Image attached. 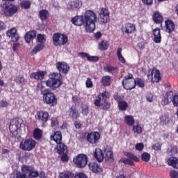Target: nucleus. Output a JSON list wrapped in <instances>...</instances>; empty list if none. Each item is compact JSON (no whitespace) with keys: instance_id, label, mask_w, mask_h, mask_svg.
I'll return each mask as SVG.
<instances>
[{"instance_id":"19","label":"nucleus","mask_w":178,"mask_h":178,"mask_svg":"<svg viewBox=\"0 0 178 178\" xmlns=\"http://www.w3.org/2000/svg\"><path fill=\"white\" fill-rule=\"evenodd\" d=\"M88 166L90 170L93 173H101L102 172V168L97 163H90Z\"/></svg>"},{"instance_id":"7","label":"nucleus","mask_w":178,"mask_h":178,"mask_svg":"<svg viewBox=\"0 0 178 178\" xmlns=\"http://www.w3.org/2000/svg\"><path fill=\"white\" fill-rule=\"evenodd\" d=\"M122 85L125 90H133L136 88V81L133 79V74H129L125 79L122 81Z\"/></svg>"},{"instance_id":"48","label":"nucleus","mask_w":178,"mask_h":178,"mask_svg":"<svg viewBox=\"0 0 178 178\" xmlns=\"http://www.w3.org/2000/svg\"><path fill=\"white\" fill-rule=\"evenodd\" d=\"M39 176H40V173H38V171H35V170L33 168V170L29 174L28 177L37 178Z\"/></svg>"},{"instance_id":"38","label":"nucleus","mask_w":178,"mask_h":178,"mask_svg":"<svg viewBox=\"0 0 178 178\" xmlns=\"http://www.w3.org/2000/svg\"><path fill=\"white\" fill-rule=\"evenodd\" d=\"M124 154L125 156H127L131 161H134L135 162H138V157L136 156L133 153L129 152H125Z\"/></svg>"},{"instance_id":"64","label":"nucleus","mask_w":178,"mask_h":178,"mask_svg":"<svg viewBox=\"0 0 178 178\" xmlns=\"http://www.w3.org/2000/svg\"><path fill=\"white\" fill-rule=\"evenodd\" d=\"M172 104L174 106H178V95L174 96V99H172Z\"/></svg>"},{"instance_id":"18","label":"nucleus","mask_w":178,"mask_h":178,"mask_svg":"<svg viewBox=\"0 0 178 178\" xmlns=\"http://www.w3.org/2000/svg\"><path fill=\"white\" fill-rule=\"evenodd\" d=\"M153 35L154 42H155V44H161L162 41V35H161V29L159 28L153 29Z\"/></svg>"},{"instance_id":"49","label":"nucleus","mask_w":178,"mask_h":178,"mask_svg":"<svg viewBox=\"0 0 178 178\" xmlns=\"http://www.w3.org/2000/svg\"><path fill=\"white\" fill-rule=\"evenodd\" d=\"M168 152L170 155H176V154H177V152H178L177 147H176V146L172 147L171 149H168Z\"/></svg>"},{"instance_id":"28","label":"nucleus","mask_w":178,"mask_h":178,"mask_svg":"<svg viewBox=\"0 0 178 178\" xmlns=\"http://www.w3.org/2000/svg\"><path fill=\"white\" fill-rule=\"evenodd\" d=\"M112 83V78L109 76H104L102 78V84L104 87H109Z\"/></svg>"},{"instance_id":"54","label":"nucleus","mask_w":178,"mask_h":178,"mask_svg":"<svg viewBox=\"0 0 178 178\" xmlns=\"http://www.w3.org/2000/svg\"><path fill=\"white\" fill-rule=\"evenodd\" d=\"M82 113L85 115L87 116V115H88V106H87L86 104H83L82 106Z\"/></svg>"},{"instance_id":"53","label":"nucleus","mask_w":178,"mask_h":178,"mask_svg":"<svg viewBox=\"0 0 178 178\" xmlns=\"http://www.w3.org/2000/svg\"><path fill=\"white\" fill-rule=\"evenodd\" d=\"M113 97H114V99H115V101H117L118 104H120V102H122V101L124 99V96H120L118 94H115Z\"/></svg>"},{"instance_id":"20","label":"nucleus","mask_w":178,"mask_h":178,"mask_svg":"<svg viewBox=\"0 0 178 178\" xmlns=\"http://www.w3.org/2000/svg\"><path fill=\"white\" fill-rule=\"evenodd\" d=\"M35 35H37V32H35V31H31L26 33L24 37L26 42H27L28 44H29V42H31V41H33V40L35 38Z\"/></svg>"},{"instance_id":"32","label":"nucleus","mask_w":178,"mask_h":178,"mask_svg":"<svg viewBox=\"0 0 178 178\" xmlns=\"http://www.w3.org/2000/svg\"><path fill=\"white\" fill-rule=\"evenodd\" d=\"M108 48H109V42L102 40L99 43V49H100V51H106Z\"/></svg>"},{"instance_id":"16","label":"nucleus","mask_w":178,"mask_h":178,"mask_svg":"<svg viewBox=\"0 0 178 178\" xmlns=\"http://www.w3.org/2000/svg\"><path fill=\"white\" fill-rule=\"evenodd\" d=\"M82 3L79 0H76L74 1H71L67 4L68 10H77V9H80L81 8Z\"/></svg>"},{"instance_id":"3","label":"nucleus","mask_w":178,"mask_h":178,"mask_svg":"<svg viewBox=\"0 0 178 178\" xmlns=\"http://www.w3.org/2000/svg\"><path fill=\"white\" fill-rule=\"evenodd\" d=\"M42 95L44 104L49 105V106H55L58 102L56 96L54 92H51L49 89L45 88L42 90Z\"/></svg>"},{"instance_id":"55","label":"nucleus","mask_w":178,"mask_h":178,"mask_svg":"<svg viewBox=\"0 0 178 178\" xmlns=\"http://www.w3.org/2000/svg\"><path fill=\"white\" fill-rule=\"evenodd\" d=\"M88 60H89V62H98V60H99V58H98V56H88Z\"/></svg>"},{"instance_id":"17","label":"nucleus","mask_w":178,"mask_h":178,"mask_svg":"<svg viewBox=\"0 0 178 178\" xmlns=\"http://www.w3.org/2000/svg\"><path fill=\"white\" fill-rule=\"evenodd\" d=\"M36 118L40 120V122H42V123H45L48 122V119L49 118V114L47 112H44L42 111H38L36 113Z\"/></svg>"},{"instance_id":"61","label":"nucleus","mask_w":178,"mask_h":178,"mask_svg":"<svg viewBox=\"0 0 178 178\" xmlns=\"http://www.w3.org/2000/svg\"><path fill=\"white\" fill-rule=\"evenodd\" d=\"M146 99L148 102H152V101H154V95L152 93L147 94L146 96Z\"/></svg>"},{"instance_id":"40","label":"nucleus","mask_w":178,"mask_h":178,"mask_svg":"<svg viewBox=\"0 0 178 178\" xmlns=\"http://www.w3.org/2000/svg\"><path fill=\"white\" fill-rule=\"evenodd\" d=\"M45 84H47V82L45 81H41L40 83H38L36 86V91H41V94L42 95V91L45 90Z\"/></svg>"},{"instance_id":"51","label":"nucleus","mask_w":178,"mask_h":178,"mask_svg":"<svg viewBox=\"0 0 178 178\" xmlns=\"http://www.w3.org/2000/svg\"><path fill=\"white\" fill-rule=\"evenodd\" d=\"M86 88H92V87H94V84L92 83L91 78H87L86 81Z\"/></svg>"},{"instance_id":"4","label":"nucleus","mask_w":178,"mask_h":178,"mask_svg":"<svg viewBox=\"0 0 178 178\" xmlns=\"http://www.w3.org/2000/svg\"><path fill=\"white\" fill-rule=\"evenodd\" d=\"M17 12V7L13 4L3 3L0 6V13L6 16H13Z\"/></svg>"},{"instance_id":"39","label":"nucleus","mask_w":178,"mask_h":178,"mask_svg":"<svg viewBox=\"0 0 178 178\" xmlns=\"http://www.w3.org/2000/svg\"><path fill=\"white\" fill-rule=\"evenodd\" d=\"M33 137L35 140H40L42 137V131L40 129H36L33 131Z\"/></svg>"},{"instance_id":"52","label":"nucleus","mask_w":178,"mask_h":178,"mask_svg":"<svg viewBox=\"0 0 178 178\" xmlns=\"http://www.w3.org/2000/svg\"><path fill=\"white\" fill-rule=\"evenodd\" d=\"M160 122H161V124H162L163 126H165V124H168V122H169V120H168V117L161 115L160 117Z\"/></svg>"},{"instance_id":"10","label":"nucleus","mask_w":178,"mask_h":178,"mask_svg":"<svg viewBox=\"0 0 178 178\" xmlns=\"http://www.w3.org/2000/svg\"><path fill=\"white\" fill-rule=\"evenodd\" d=\"M109 99V92H104L100 93L94 102L95 106H102L106 99Z\"/></svg>"},{"instance_id":"27","label":"nucleus","mask_w":178,"mask_h":178,"mask_svg":"<svg viewBox=\"0 0 178 178\" xmlns=\"http://www.w3.org/2000/svg\"><path fill=\"white\" fill-rule=\"evenodd\" d=\"M168 165L172 166L175 169H178V159L176 157H170L168 160Z\"/></svg>"},{"instance_id":"25","label":"nucleus","mask_w":178,"mask_h":178,"mask_svg":"<svg viewBox=\"0 0 178 178\" xmlns=\"http://www.w3.org/2000/svg\"><path fill=\"white\" fill-rule=\"evenodd\" d=\"M174 97L175 96L173 95V92H168L163 99L164 105H168V104L173 102Z\"/></svg>"},{"instance_id":"57","label":"nucleus","mask_w":178,"mask_h":178,"mask_svg":"<svg viewBox=\"0 0 178 178\" xmlns=\"http://www.w3.org/2000/svg\"><path fill=\"white\" fill-rule=\"evenodd\" d=\"M170 176L171 178H178V172L172 170L170 172Z\"/></svg>"},{"instance_id":"46","label":"nucleus","mask_w":178,"mask_h":178,"mask_svg":"<svg viewBox=\"0 0 178 178\" xmlns=\"http://www.w3.org/2000/svg\"><path fill=\"white\" fill-rule=\"evenodd\" d=\"M31 6V3H30V1H23L21 3V8L23 9H29L30 8V6Z\"/></svg>"},{"instance_id":"14","label":"nucleus","mask_w":178,"mask_h":178,"mask_svg":"<svg viewBox=\"0 0 178 178\" xmlns=\"http://www.w3.org/2000/svg\"><path fill=\"white\" fill-rule=\"evenodd\" d=\"M56 67L60 73H63L64 74H67L69 73V70H70V65L67 64L66 62H58L56 63Z\"/></svg>"},{"instance_id":"15","label":"nucleus","mask_w":178,"mask_h":178,"mask_svg":"<svg viewBox=\"0 0 178 178\" xmlns=\"http://www.w3.org/2000/svg\"><path fill=\"white\" fill-rule=\"evenodd\" d=\"M7 37H10L12 41L13 42H17V41H19V38L20 37L19 36V34L17 33V29L16 28H13L6 32Z\"/></svg>"},{"instance_id":"29","label":"nucleus","mask_w":178,"mask_h":178,"mask_svg":"<svg viewBox=\"0 0 178 178\" xmlns=\"http://www.w3.org/2000/svg\"><path fill=\"white\" fill-rule=\"evenodd\" d=\"M51 138H53L56 144H59L62 143V133L56 131L53 136H51Z\"/></svg>"},{"instance_id":"43","label":"nucleus","mask_w":178,"mask_h":178,"mask_svg":"<svg viewBox=\"0 0 178 178\" xmlns=\"http://www.w3.org/2000/svg\"><path fill=\"white\" fill-rule=\"evenodd\" d=\"M120 162H122L124 165H129L130 166H133L134 165V162H133V161L127 158H122L120 160Z\"/></svg>"},{"instance_id":"58","label":"nucleus","mask_w":178,"mask_h":178,"mask_svg":"<svg viewBox=\"0 0 178 178\" xmlns=\"http://www.w3.org/2000/svg\"><path fill=\"white\" fill-rule=\"evenodd\" d=\"M136 149H137V151H143V149H144V143H137L136 145Z\"/></svg>"},{"instance_id":"56","label":"nucleus","mask_w":178,"mask_h":178,"mask_svg":"<svg viewBox=\"0 0 178 178\" xmlns=\"http://www.w3.org/2000/svg\"><path fill=\"white\" fill-rule=\"evenodd\" d=\"M16 82L22 86L24 83V77L23 76H17L16 79Z\"/></svg>"},{"instance_id":"45","label":"nucleus","mask_w":178,"mask_h":178,"mask_svg":"<svg viewBox=\"0 0 178 178\" xmlns=\"http://www.w3.org/2000/svg\"><path fill=\"white\" fill-rule=\"evenodd\" d=\"M118 106L120 109V111H126L129 105L127 104V102L122 101L118 103Z\"/></svg>"},{"instance_id":"47","label":"nucleus","mask_w":178,"mask_h":178,"mask_svg":"<svg viewBox=\"0 0 178 178\" xmlns=\"http://www.w3.org/2000/svg\"><path fill=\"white\" fill-rule=\"evenodd\" d=\"M141 158H142V161H143L144 162H148V161L151 159V154L147 152H144L142 154Z\"/></svg>"},{"instance_id":"6","label":"nucleus","mask_w":178,"mask_h":178,"mask_svg":"<svg viewBox=\"0 0 178 178\" xmlns=\"http://www.w3.org/2000/svg\"><path fill=\"white\" fill-rule=\"evenodd\" d=\"M37 143L33 138L25 139L22 140L19 145V147L23 151H32L35 148Z\"/></svg>"},{"instance_id":"44","label":"nucleus","mask_w":178,"mask_h":178,"mask_svg":"<svg viewBox=\"0 0 178 178\" xmlns=\"http://www.w3.org/2000/svg\"><path fill=\"white\" fill-rule=\"evenodd\" d=\"M133 130L136 134H141L143 133V128L138 124L133 126Z\"/></svg>"},{"instance_id":"9","label":"nucleus","mask_w":178,"mask_h":178,"mask_svg":"<svg viewBox=\"0 0 178 178\" xmlns=\"http://www.w3.org/2000/svg\"><path fill=\"white\" fill-rule=\"evenodd\" d=\"M88 159L87 155L81 154L74 159V163L78 168H86L88 162Z\"/></svg>"},{"instance_id":"50","label":"nucleus","mask_w":178,"mask_h":178,"mask_svg":"<svg viewBox=\"0 0 178 178\" xmlns=\"http://www.w3.org/2000/svg\"><path fill=\"white\" fill-rule=\"evenodd\" d=\"M37 40L38 42H40V44H44V42L47 41V40L45 39V35L42 34H38Z\"/></svg>"},{"instance_id":"24","label":"nucleus","mask_w":178,"mask_h":178,"mask_svg":"<svg viewBox=\"0 0 178 178\" xmlns=\"http://www.w3.org/2000/svg\"><path fill=\"white\" fill-rule=\"evenodd\" d=\"M57 152L58 154H66L67 152V146L60 142L57 144Z\"/></svg>"},{"instance_id":"33","label":"nucleus","mask_w":178,"mask_h":178,"mask_svg":"<svg viewBox=\"0 0 178 178\" xmlns=\"http://www.w3.org/2000/svg\"><path fill=\"white\" fill-rule=\"evenodd\" d=\"M34 168L31 165H22V172L24 175H29L31 172H33Z\"/></svg>"},{"instance_id":"31","label":"nucleus","mask_w":178,"mask_h":178,"mask_svg":"<svg viewBox=\"0 0 178 178\" xmlns=\"http://www.w3.org/2000/svg\"><path fill=\"white\" fill-rule=\"evenodd\" d=\"M74 174L70 171H65L59 173V178H73Z\"/></svg>"},{"instance_id":"59","label":"nucleus","mask_w":178,"mask_h":178,"mask_svg":"<svg viewBox=\"0 0 178 178\" xmlns=\"http://www.w3.org/2000/svg\"><path fill=\"white\" fill-rule=\"evenodd\" d=\"M136 84H137V86H139L140 88H143V87H144V86H145L144 81L141 79L136 80Z\"/></svg>"},{"instance_id":"11","label":"nucleus","mask_w":178,"mask_h":178,"mask_svg":"<svg viewBox=\"0 0 178 178\" xmlns=\"http://www.w3.org/2000/svg\"><path fill=\"white\" fill-rule=\"evenodd\" d=\"M148 79H152L153 83H159L161 81V72L156 68L150 70L147 74Z\"/></svg>"},{"instance_id":"37","label":"nucleus","mask_w":178,"mask_h":178,"mask_svg":"<svg viewBox=\"0 0 178 178\" xmlns=\"http://www.w3.org/2000/svg\"><path fill=\"white\" fill-rule=\"evenodd\" d=\"M49 15V14L47 10H42L39 12V17L42 21L47 20V19H48Z\"/></svg>"},{"instance_id":"41","label":"nucleus","mask_w":178,"mask_h":178,"mask_svg":"<svg viewBox=\"0 0 178 178\" xmlns=\"http://www.w3.org/2000/svg\"><path fill=\"white\" fill-rule=\"evenodd\" d=\"M104 70L108 73H111V74H116L118 72V68L115 67L106 66L104 67Z\"/></svg>"},{"instance_id":"42","label":"nucleus","mask_w":178,"mask_h":178,"mask_svg":"<svg viewBox=\"0 0 178 178\" xmlns=\"http://www.w3.org/2000/svg\"><path fill=\"white\" fill-rule=\"evenodd\" d=\"M153 20L155 23H161L163 20L162 15L159 13H155L153 17Z\"/></svg>"},{"instance_id":"5","label":"nucleus","mask_w":178,"mask_h":178,"mask_svg":"<svg viewBox=\"0 0 178 178\" xmlns=\"http://www.w3.org/2000/svg\"><path fill=\"white\" fill-rule=\"evenodd\" d=\"M53 42L55 47L66 45V44L67 43V36L62 33H55L53 35Z\"/></svg>"},{"instance_id":"23","label":"nucleus","mask_w":178,"mask_h":178,"mask_svg":"<svg viewBox=\"0 0 178 178\" xmlns=\"http://www.w3.org/2000/svg\"><path fill=\"white\" fill-rule=\"evenodd\" d=\"M94 156L95 159L98 161V162H102L104 161V153L102 152V150L99 148H96Z\"/></svg>"},{"instance_id":"21","label":"nucleus","mask_w":178,"mask_h":178,"mask_svg":"<svg viewBox=\"0 0 178 178\" xmlns=\"http://www.w3.org/2000/svg\"><path fill=\"white\" fill-rule=\"evenodd\" d=\"M44 77H45V72L42 71H38L31 74V79H34L35 80H42Z\"/></svg>"},{"instance_id":"60","label":"nucleus","mask_w":178,"mask_h":178,"mask_svg":"<svg viewBox=\"0 0 178 178\" xmlns=\"http://www.w3.org/2000/svg\"><path fill=\"white\" fill-rule=\"evenodd\" d=\"M152 148V149H154V151H159L161 149V143H157L154 144Z\"/></svg>"},{"instance_id":"13","label":"nucleus","mask_w":178,"mask_h":178,"mask_svg":"<svg viewBox=\"0 0 178 178\" xmlns=\"http://www.w3.org/2000/svg\"><path fill=\"white\" fill-rule=\"evenodd\" d=\"M121 30L124 34H133L136 31V25L127 23L122 25Z\"/></svg>"},{"instance_id":"63","label":"nucleus","mask_w":178,"mask_h":178,"mask_svg":"<svg viewBox=\"0 0 178 178\" xmlns=\"http://www.w3.org/2000/svg\"><path fill=\"white\" fill-rule=\"evenodd\" d=\"M16 177L17 178H27V175L26 174H24V172H17L16 174Z\"/></svg>"},{"instance_id":"8","label":"nucleus","mask_w":178,"mask_h":178,"mask_svg":"<svg viewBox=\"0 0 178 178\" xmlns=\"http://www.w3.org/2000/svg\"><path fill=\"white\" fill-rule=\"evenodd\" d=\"M109 10L105 8H100L99 13L98 20L102 24H106L109 20H111L109 17Z\"/></svg>"},{"instance_id":"26","label":"nucleus","mask_w":178,"mask_h":178,"mask_svg":"<svg viewBox=\"0 0 178 178\" xmlns=\"http://www.w3.org/2000/svg\"><path fill=\"white\" fill-rule=\"evenodd\" d=\"M104 158H106L107 161H108V159H113V152L112 151V148L106 147L104 149Z\"/></svg>"},{"instance_id":"12","label":"nucleus","mask_w":178,"mask_h":178,"mask_svg":"<svg viewBox=\"0 0 178 178\" xmlns=\"http://www.w3.org/2000/svg\"><path fill=\"white\" fill-rule=\"evenodd\" d=\"M101 138V135L99 132L92 131L89 133L87 136V140L90 144H97L99 139Z\"/></svg>"},{"instance_id":"22","label":"nucleus","mask_w":178,"mask_h":178,"mask_svg":"<svg viewBox=\"0 0 178 178\" xmlns=\"http://www.w3.org/2000/svg\"><path fill=\"white\" fill-rule=\"evenodd\" d=\"M165 31L166 33H172V31H175V23L172 22V20H167L165 22Z\"/></svg>"},{"instance_id":"62","label":"nucleus","mask_w":178,"mask_h":178,"mask_svg":"<svg viewBox=\"0 0 178 178\" xmlns=\"http://www.w3.org/2000/svg\"><path fill=\"white\" fill-rule=\"evenodd\" d=\"M74 178H88V177H87V175H86V174L83 172H80L76 175L75 176L74 175Z\"/></svg>"},{"instance_id":"36","label":"nucleus","mask_w":178,"mask_h":178,"mask_svg":"<svg viewBox=\"0 0 178 178\" xmlns=\"http://www.w3.org/2000/svg\"><path fill=\"white\" fill-rule=\"evenodd\" d=\"M18 129L19 127L17 126V122H15V124H10L9 126V130L13 135L17 134Z\"/></svg>"},{"instance_id":"30","label":"nucleus","mask_w":178,"mask_h":178,"mask_svg":"<svg viewBox=\"0 0 178 178\" xmlns=\"http://www.w3.org/2000/svg\"><path fill=\"white\" fill-rule=\"evenodd\" d=\"M45 48V46L42 44H38L34 49L31 51V55L33 56L37 54V52H40L42 51Z\"/></svg>"},{"instance_id":"2","label":"nucleus","mask_w":178,"mask_h":178,"mask_svg":"<svg viewBox=\"0 0 178 178\" xmlns=\"http://www.w3.org/2000/svg\"><path fill=\"white\" fill-rule=\"evenodd\" d=\"M60 79H62L60 73L53 72L49 75V79L46 81V86L53 90H56V88H59L62 86Z\"/></svg>"},{"instance_id":"35","label":"nucleus","mask_w":178,"mask_h":178,"mask_svg":"<svg viewBox=\"0 0 178 178\" xmlns=\"http://www.w3.org/2000/svg\"><path fill=\"white\" fill-rule=\"evenodd\" d=\"M124 122L128 124V126H133L135 123L134 118L131 115H126L124 117Z\"/></svg>"},{"instance_id":"1","label":"nucleus","mask_w":178,"mask_h":178,"mask_svg":"<svg viewBox=\"0 0 178 178\" xmlns=\"http://www.w3.org/2000/svg\"><path fill=\"white\" fill-rule=\"evenodd\" d=\"M97 13L88 10L83 15L74 17L71 22L75 26H84L86 33H94L95 30V23H97Z\"/></svg>"},{"instance_id":"34","label":"nucleus","mask_w":178,"mask_h":178,"mask_svg":"<svg viewBox=\"0 0 178 178\" xmlns=\"http://www.w3.org/2000/svg\"><path fill=\"white\" fill-rule=\"evenodd\" d=\"M70 116L72 119H77V118L80 116V113H79V111H76V108H74V107H72L70 111Z\"/></svg>"}]
</instances>
